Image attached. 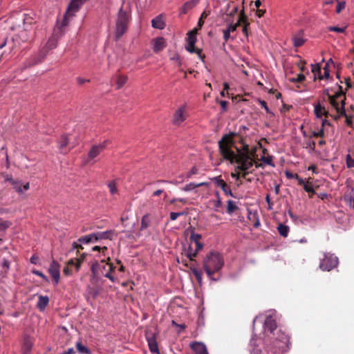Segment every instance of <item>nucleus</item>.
Here are the masks:
<instances>
[{"mask_svg": "<svg viewBox=\"0 0 354 354\" xmlns=\"http://www.w3.org/2000/svg\"><path fill=\"white\" fill-rule=\"evenodd\" d=\"M286 176L288 178H298V174L290 171H286Z\"/></svg>", "mask_w": 354, "mask_h": 354, "instance_id": "nucleus-62", "label": "nucleus"}, {"mask_svg": "<svg viewBox=\"0 0 354 354\" xmlns=\"http://www.w3.org/2000/svg\"><path fill=\"white\" fill-rule=\"evenodd\" d=\"M261 160L264 162L265 163H266L267 165H272V158L271 156H262L261 158Z\"/></svg>", "mask_w": 354, "mask_h": 354, "instance_id": "nucleus-51", "label": "nucleus"}, {"mask_svg": "<svg viewBox=\"0 0 354 354\" xmlns=\"http://www.w3.org/2000/svg\"><path fill=\"white\" fill-rule=\"evenodd\" d=\"M77 241L80 243L88 244L90 243H95V234L94 233L89 234L85 236H83L78 239Z\"/></svg>", "mask_w": 354, "mask_h": 354, "instance_id": "nucleus-24", "label": "nucleus"}, {"mask_svg": "<svg viewBox=\"0 0 354 354\" xmlns=\"http://www.w3.org/2000/svg\"><path fill=\"white\" fill-rule=\"evenodd\" d=\"M328 30L329 31H331V32H339V33H343L346 30V27L339 28V27H337V26H329V27H328Z\"/></svg>", "mask_w": 354, "mask_h": 354, "instance_id": "nucleus-44", "label": "nucleus"}, {"mask_svg": "<svg viewBox=\"0 0 354 354\" xmlns=\"http://www.w3.org/2000/svg\"><path fill=\"white\" fill-rule=\"evenodd\" d=\"M256 151H257V148L256 147H253L252 149H250L249 148V154L250 156H251V160H254V156H255V153H256Z\"/></svg>", "mask_w": 354, "mask_h": 354, "instance_id": "nucleus-63", "label": "nucleus"}, {"mask_svg": "<svg viewBox=\"0 0 354 354\" xmlns=\"http://www.w3.org/2000/svg\"><path fill=\"white\" fill-rule=\"evenodd\" d=\"M87 254L86 253H82L80 254V257L79 258H77V270L80 269V266H81V264L84 261L85 259V257H86Z\"/></svg>", "mask_w": 354, "mask_h": 354, "instance_id": "nucleus-50", "label": "nucleus"}, {"mask_svg": "<svg viewBox=\"0 0 354 354\" xmlns=\"http://www.w3.org/2000/svg\"><path fill=\"white\" fill-rule=\"evenodd\" d=\"M346 163L348 168L354 167V159L350 154H347L346 157Z\"/></svg>", "mask_w": 354, "mask_h": 354, "instance_id": "nucleus-42", "label": "nucleus"}, {"mask_svg": "<svg viewBox=\"0 0 354 354\" xmlns=\"http://www.w3.org/2000/svg\"><path fill=\"white\" fill-rule=\"evenodd\" d=\"M32 272L34 274H35V275H37V276H38V277H40L41 279H44V280H45L46 281H47V282H48V281H48V277H46V275H45L42 272H41V271H39V270H33L32 271Z\"/></svg>", "mask_w": 354, "mask_h": 354, "instance_id": "nucleus-46", "label": "nucleus"}, {"mask_svg": "<svg viewBox=\"0 0 354 354\" xmlns=\"http://www.w3.org/2000/svg\"><path fill=\"white\" fill-rule=\"evenodd\" d=\"M92 250L101 252L102 253L103 256H106L105 252L107 251V247L104 246V247L101 248L98 245H95V246L93 247Z\"/></svg>", "mask_w": 354, "mask_h": 354, "instance_id": "nucleus-47", "label": "nucleus"}, {"mask_svg": "<svg viewBox=\"0 0 354 354\" xmlns=\"http://www.w3.org/2000/svg\"><path fill=\"white\" fill-rule=\"evenodd\" d=\"M82 244V243H78L77 242H73L72 244V250H77V254H79L80 250H83Z\"/></svg>", "mask_w": 354, "mask_h": 354, "instance_id": "nucleus-49", "label": "nucleus"}, {"mask_svg": "<svg viewBox=\"0 0 354 354\" xmlns=\"http://www.w3.org/2000/svg\"><path fill=\"white\" fill-rule=\"evenodd\" d=\"M223 39H224L225 41L227 42L230 37V30L225 29L223 30Z\"/></svg>", "mask_w": 354, "mask_h": 354, "instance_id": "nucleus-56", "label": "nucleus"}, {"mask_svg": "<svg viewBox=\"0 0 354 354\" xmlns=\"http://www.w3.org/2000/svg\"><path fill=\"white\" fill-rule=\"evenodd\" d=\"M277 230L280 235L283 237H287L290 231L288 226L281 223L278 225Z\"/></svg>", "mask_w": 354, "mask_h": 354, "instance_id": "nucleus-31", "label": "nucleus"}, {"mask_svg": "<svg viewBox=\"0 0 354 354\" xmlns=\"http://www.w3.org/2000/svg\"><path fill=\"white\" fill-rule=\"evenodd\" d=\"M238 207L237 205H236V203L231 201V200H229L227 201V213L229 214H232L236 210L238 209Z\"/></svg>", "mask_w": 354, "mask_h": 354, "instance_id": "nucleus-32", "label": "nucleus"}, {"mask_svg": "<svg viewBox=\"0 0 354 354\" xmlns=\"http://www.w3.org/2000/svg\"><path fill=\"white\" fill-rule=\"evenodd\" d=\"M109 144L108 140H104L102 143L93 145L88 153L87 162H89L96 158L102 151H103Z\"/></svg>", "mask_w": 354, "mask_h": 354, "instance_id": "nucleus-8", "label": "nucleus"}, {"mask_svg": "<svg viewBox=\"0 0 354 354\" xmlns=\"http://www.w3.org/2000/svg\"><path fill=\"white\" fill-rule=\"evenodd\" d=\"M203 266L207 277L216 281L214 274L219 272L224 266V259L220 253L211 252L204 258Z\"/></svg>", "mask_w": 354, "mask_h": 354, "instance_id": "nucleus-3", "label": "nucleus"}, {"mask_svg": "<svg viewBox=\"0 0 354 354\" xmlns=\"http://www.w3.org/2000/svg\"><path fill=\"white\" fill-rule=\"evenodd\" d=\"M194 243L196 244L195 250L193 251L191 246H189L187 252V257L192 261H194V258L196 257L198 252L203 248V244L201 241Z\"/></svg>", "mask_w": 354, "mask_h": 354, "instance_id": "nucleus-15", "label": "nucleus"}, {"mask_svg": "<svg viewBox=\"0 0 354 354\" xmlns=\"http://www.w3.org/2000/svg\"><path fill=\"white\" fill-rule=\"evenodd\" d=\"M338 113H340V115L344 116L346 118L345 122L347 126L351 127L353 124L352 117L349 116L346 114L345 108H344V105L341 107V111Z\"/></svg>", "mask_w": 354, "mask_h": 354, "instance_id": "nucleus-33", "label": "nucleus"}, {"mask_svg": "<svg viewBox=\"0 0 354 354\" xmlns=\"http://www.w3.org/2000/svg\"><path fill=\"white\" fill-rule=\"evenodd\" d=\"M68 144V138L66 135H62L59 140V148L62 153H67L66 147Z\"/></svg>", "mask_w": 354, "mask_h": 354, "instance_id": "nucleus-23", "label": "nucleus"}, {"mask_svg": "<svg viewBox=\"0 0 354 354\" xmlns=\"http://www.w3.org/2000/svg\"><path fill=\"white\" fill-rule=\"evenodd\" d=\"M1 266L4 269L5 272H6L10 268V261L6 259H3L2 260Z\"/></svg>", "mask_w": 354, "mask_h": 354, "instance_id": "nucleus-52", "label": "nucleus"}, {"mask_svg": "<svg viewBox=\"0 0 354 354\" xmlns=\"http://www.w3.org/2000/svg\"><path fill=\"white\" fill-rule=\"evenodd\" d=\"M325 136V133H324V130L323 129V128H320L319 130H318L317 131H313L310 133V135H309V138H312L313 137H315V138H324Z\"/></svg>", "mask_w": 354, "mask_h": 354, "instance_id": "nucleus-37", "label": "nucleus"}, {"mask_svg": "<svg viewBox=\"0 0 354 354\" xmlns=\"http://www.w3.org/2000/svg\"><path fill=\"white\" fill-rule=\"evenodd\" d=\"M324 75L323 76H322L321 75H319V79H320V80L329 77V75H330L329 70L327 68L326 66L324 67Z\"/></svg>", "mask_w": 354, "mask_h": 354, "instance_id": "nucleus-59", "label": "nucleus"}, {"mask_svg": "<svg viewBox=\"0 0 354 354\" xmlns=\"http://www.w3.org/2000/svg\"><path fill=\"white\" fill-rule=\"evenodd\" d=\"M151 223L150 220V214H145L141 219V225H140V230H144L147 229Z\"/></svg>", "mask_w": 354, "mask_h": 354, "instance_id": "nucleus-28", "label": "nucleus"}, {"mask_svg": "<svg viewBox=\"0 0 354 354\" xmlns=\"http://www.w3.org/2000/svg\"><path fill=\"white\" fill-rule=\"evenodd\" d=\"M311 71L312 73L315 75V79L317 75H319L321 74V67L319 64H311Z\"/></svg>", "mask_w": 354, "mask_h": 354, "instance_id": "nucleus-38", "label": "nucleus"}, {"mask_svg": "<svg viewBox=\"0 0 354 354\" xmlns=\"http://www.w3.org/2000/svg\"><path fill=\"white\" fill-rule=\"evenodd\" d=\"M266 201L267 202L268 205V209H271L272 208L273 203L271 202L270 197L269 194H267L266 196Z\"/></svg>", "mask_w": 354, "mask_h": 354, "instance_id": "nucleus-64", "label": "nucleus"}, {"mask_svg": "<svg viewBox=\"0 0 354 354\" xmlns=\"http://www.w3.org/2000/svg\"><path fill=\"white\" fill-rule=\"evenodd\" d=\"M153 50L155 53L162 50L166 47V42L163 37H157L152 41Z\"/></svg>", "mask_w": 354, "mask_h": 354, "instance_id": "nucleus-14", "label": "nucleus"}, {"mask_svg": "<svg viewBox=\"0 0 354 354\" xmlns=\"http://www.w3.org/2000/svg\"><path fill=\"white\" fill-rule=\"evenodd\" d=\"M198 169L196 167H193L192 169L187 173V177L191 178L192 175L197 174Z\"/></svg>", "mask_w": 354, "mask_h": 354, "instance_id": "nucleus-60", "label": "nucleus"}, {"mask_svg": "<svg viewBox=\"0 0 354 354\" xmlns=\"http://www.w3.org/2000/svg\"><path fill=\"white\" fill-rule=\"evenodd\" d=\"M151 25L154 28L162 30L165 27V23L162 20V15L156 17L151 21Z\"/></svg>", "mask_w": 354, "mask_h": 354, "instance_id": "nucleus-19", "label": "nucleus"}, {"mask_svg": "<svg viewBox=\"0 0 354 354\" xmlns=\"http://www.w3.org/2000/svg\"><path fill=\"white\" fill-rule=\"evenodd\" d=\"M183 214H184L183 212H171L170 213V219L171 221H175L176 219H177V218L178 216H182Z\"/></svg>", "mask_w": 354, "mask_h": 354, "instance_id": "nucleus-54", "label": "nucleus"}, {"mask_svg": "<svg viewBox=\"0 0 354 354\" xmlns=\"http://www.w3.org/2000/svg\"><path fill=\"white\" fill-rule=\"evenodd\" d=\"M265 326L272 333L277 328V323L271 317L267 318L265 321Z\"/></svg>", "mask_w": 354, "mask_h": 354, "instance_id": "nucleus-27", "label": "nucleus"}, {"mask_svg": "<svg viewBox=\"0 0 354 354\" xmlns=\"http://www.w3.org/2000/svg\"><path fill=\"white\" fill-rule=\"evenodd\" d=\"M246 21V17L244 15H241L239 18V20L234 24H230L227 30H230V32H233L236 30L237 27L240 26L241 22H245Z\"/></svg>", "mask_w": 354, "mask_h": 354, "instance_id": "nucleus-29", "label": "nucleus"}, {"mask_svg": "<svg viewBox=\"0 0 354 354\" xmlns=\"http://www.w3.org/2000/svg\"><path fill=\"white\" fill-rule=\"evenodd\" d=\"M241 129L248 130L245 126H241L238 133L230 132L222 136L218 141V149L222 157L231 163H236V171H241V176L245 178L252 173L249 169L254 165L249 152V145L241 135Z\"/></svg>", "mask_w": 354, "mask_h": 354, "instance_id": "nucleus-1", "label": "nucleus"}, {"mask_svg": "<svg viewBox=\"0 0 354 354\" xmlns=\"http://www.w3.org/2000/svg\"><path fill=\"white\" fill-rule=\"evenodd\" d=\"M208 185L207 183L203 182L198 184H196L194 183H191L189 184L186 185L184 187L182 188V190L184 192H189L195 188L200 187L202 186H207Z\"/></svg>", "mask_w": 354, "mask_h": 354, "instance_id": "nucleus-25", "label": "nucleus"}, {"mask_svg": "<svg viewBox=\"0 0 354 354\" xmlns=\"http://www.w3.org/2000/svg\"><path fill=\"white\" fill-rule=\"evenodd\" d=\"M187 118V115L185 112V109L184 106H181L178 110L176 111L174 115V124L176 125H179L183 121H185Z\"/></svg>", "mask_w": 354, "mask_h": 354, "instance_id": "nucleus-12", "label": "nucleus"}, {"mask_svg": "<svg viewBox=\"0 0 354 354\" xmlns=\"http://www.w3.org/2000/svg\"><path fill=\"white\" fill-rule=\"evenodd\" d=\"M49 298L48 296L40 295L38 299L37 307L40 310H44L46 307L48 305Z\"/></svg>", "mask_w": 354, "mask_h": 354, "instance_id": "nucleus-20", "label": "nucleus"}, {"mask_svg": "<svg viewBox=\"0 0 354 354\" xmlns=\"http://www.w3.org/2000/svg\"><path fill=\"white\" fill-rule=\"evenodd\" d=\"M129 21V15L121 8L116 21L115 38L119 39L126 32Z\"/></svg>", "mask_w": 354, "mask_h": 354, "instance_id": "nucleus-5", "label": "nucleus"}, {"mask_svg": "<svg viewBox=\"0 0 354 354\" xmlns=\"http://www.w3.org/2000/svg\"><path fill=\"white\" fill-rule=\"evenodd\" d=\"M338 265V259L330 253H324V257L320 259L319 268L323 271H330Z\"/></svg>", "mask_w": 354, "mask_h": 354, "instance_id": "nucleus-7", "label": "nucleus"}, {"mask_svg": "<svg viewBox=\"0 0 354 354\" xmlns=\"http://www.w3.org/2000/svg\"><path fill=\"white\" fill-rule=\"evenodd\" d=\"M13 185V188L18 192V193H22V187H21V183L18 180H15V183L12 184Z\"/></svg>", "mask_w": 354, "mask_h": 354, "instance_id": "nucleus-45", "label": "nucleus"}, {"mask_svg": "<svg viewBox=\"0 0 354 354\" xmlns=\"http://www.w3.org/2000/svg\"><path fill=\"white\" fill-rule=\"evenodd\" d=\"M182 263L185 267L189 268L191 270L192 274L194 275V277H196L198 282L201 283L202 281V273L196 268V265H197L196 261L194 259V261H191L189 259V261H187V260L183 259Z\"/></svg>", "mask_w": 354, "mask_h": 354, "instance_id": "nucleus-9", "label": "nucleus"}, {"mask_svg": "<svg viewBox=\"0 0 354 354\" xmlns=\"http://www.w3.org/2000/svg\"><path fill=\"white\" fill-rule=\"evenodd\" d=\"M33 345V341L29 335H25L22 344L23 354H30Z\"/></svg>", "mask_w": 354, "mask_h": 354, "instance_id": "nucleus-13", "label": "nucleus"}, {"mask_svg": "<svg viewBox=\"0 0 354 354\" xmlns=\"http://www.w3.org/2000/svg\"><path fill=\"white\" fill-rule=\"evenodd\" d=\"M306 144V149H309L313 152L315 151V142L314 140H311V138H309Z\"/></svg>", "mask_w": 354, "mask_h": 354, "instance_id": "nucleus-41", "label": "nucleus"}, {"mask_svg": "<svg viewBox=\"0 0 354 354\" xmlns=\"http://www.w3.org/2000/svg\"><path fill=\"white\" fill-rule=\"evenodd\" d=\"M77 11V10H74L73 9L69 10V8H68L61 26L55 29L53 36L48 39L45 46L41 48L37 54L32 55L26 61L25 67H30L42 62L46 58L48 52L57 47L58 38L63 32L62 28L67 25L68 16L72 15L71 12Z\"/></svg>", "mask_w": 354, "mask_h": 354, "instance_id": "nucleus-2", "label": "nucleus"}, {"mask_svg": "<svg viewBox=\"0 0 354 354\" xmlns=\"http://www.w3.org/2000/svg\"><path fill=\"white\" fill-rule=\"evenodd\" d=\"M77 351L81 354H91L89 348L84 346L81 342H77L75 344Z\"/></svg>", "mask_w": 354, "mask_h": 354, "instance_id": "nucleus-30", "label": "nucleus"}, {"mask_svg": "<svg viewBox=\"0 0 354 354\" xmlns=\"http://www.w3.org/2000/svg\"><path fill=\"white\" fill-rule=\"evenodd\" d=\"M209 203L213 205L214 209L216 212L218 211V209L222 206L223 203L221 199L218 200H211Z\"/></svg>", "mask_w": 354, "mask_h": 354, "instance_id": "nucleus-40", "label": "nucleus"}, {"mask_svg": "<svg viewBox=\"0 0 354 354\" xmlns=\"http://www.w3.org/2000/svg\"><path fill=\"white\" fill-rule=\"evenodd\" d=\"M95 241L98 242L102 239H111L112 231L97 232L94 233Z\"/></svg>", "mask_w": 354, "mask_h": 354, "instance_id": "nucleus-18", "label": "nucleus"}, {"mask_svg": "<svg viewBox=\"0 0 354 354\" xmlns=\"http://www.w3.org/2000/svg\"><path fill=\"white\" fill-rule=\"evenodd\" d=\"M147 342L150 351L152 353L159 354L158 347L155 337L147 338Z\"/></svg>", "mask_w": 354, "mask_h": 354, "instance_id": "nucleus-22", "label": "nucleus"}, {"mask_svg": "<svg viewBox=\"0 0 354 354\" xmlns=\"http://www.w3.org/2000/svg\"><path fill=\"white\" fill-rule=\"evenodd\" d=\"M110 257H108L107 258V261H110ZM107 264L109 265V270L108 272H106L105 274H104V277L109 279L111 281H115V278L113 277V276L111 274V272L112 271H113L115 268V267L113 266V263H109L108 262Z\"/></svg>", "mask_w": 354, "mask_h": 354, "instance_id": "nucleus-34", "label": "nucleus"}, {"mask_svg": "<svg viewBox=\"0 0 354 354\" xmlns=\"http://www.w3.org/2000/svg\"><path fill=\"white\" fill-rule=\"evenodd\" d=\"M84 0H72L69 5V10H78Z\"/></svg>", "mask_w": 354, "mask_h": 354, "instance_id": "nucleus-35", "label": "nucleus"}, {"mask_svg": "<svg viewBox=\"0 0 354 354\" xmlns=\"http://www.w3.org/2000/svg\"><path fill=\"white\" fill-rule=\"evenodd\" d=\"M338 91L335 92V95H330L328 89L324 91V93L328 97L330 104L335 109L337 113L340 112L341 107L345 106L346 96L344 92L342 91L341 86H337Z\"/></svg>", "mask_w": 354, "mask_h": 354, "instance_id": "nucleus-4", "label": "nucleus"}, {"mask_svg": "<svg viewBox=\"0 0 354 354\" xmlns=\"http://www.w3.org/2000/svg\"><path fill=\"white\" fill-rule=\"evenodd\" d=\"M315 114L317 118H321L323 115L327 118L329 115V113L325 110V108L322 106L320 104H317L315 106Z\"/></svg>", "mask_w": 354, "mask_h": 354, "instance_id": "nucleus-21", "label": "nucleus"}, {"mask_svg": "<svg viewBox=\"0 0 354 354\" xmlns=\"http://www.w3.org/2000/svg\"><path fill=\"white\" fill-rule=\"evenodd\" d=\"M259 102L261 107L263 108L267 113H271L266 101L259 100Z\"/></svg>", "mask_w": 354, "mask_h": 354, "instance_id": "nucleus-58", "label": "nucleus"}, {"mask_svg": "<svg viewBox=\"0 0 354 354\" xmlns=\"http://www.w3.org/2000/svg\"><path fill=\"white\" fill-rule=\"evenodd\" d=\"M345 2H338L337 6H336V12L339 13L343 9L345 8Z\"/></svg>", "mask_w": 354, "mask_h": 354, "instance_id": "nucleus-53", "label": "nucleus"}, {"mask_svg": "<svg viewBox=\"0 0 354 354\" xmlns=\"http://www.w3.org/2000/svg\"><path fill=\"white\" fill-rule=\"evenodd\" d=\"M304 189L309 194H314L315 193L314 188L311 185H309V183L304 185Z\"/></svg>", "mask_w": 354, "mask_h": 354, "instance_id": "nucleus-48", "label": "nucleus"}, {"mask_svg": "<svg viewBox=\"0 0 354 354\" xmlns=\"http://www.w3.org/2000/svg\"><path fill=\"white\" fill-rule=\"evenodd\" d=\"M196 35H197V29L194 28V30L188 32L187 33V46H186V50L191 53H196L198 55V57L204 62L205 55L202 53V50L200 48H195V44L196 42Z\"/></svg>", "mask_w": 354, "mask_h": 354, "instance_id": "nucleus-6", "label": "nucleus"}, {"mask_svg": "<svg viewBox=\"0 0 354 354\" xmlns=\"http://www.w3.org/2000/svg\"><path fill=\"white\" fill-rule=\"evenodd\" d=\"M108 187L109 188V192L111 194H115L118 192L115 181L109 182L108 184Z\"/></svg>", "mask_w": 354, "mask_h": 354, "instance_id": "nucleus-43", "label": "nucleus"}, {"mask_svg": "<svg viewBox=\"0 0 354 354\" xmlns=\"http://www.w3.org/2000/svg\"><path fill=\"white\" fill-rule=\"evenodd\" d=\"M192 350H194L196 354H208L207 348L203 343L201 342H194L190 344Z\"/></svg>", "mask_w": 354, "mask_h": 354, "instance_id": "nucleus-16", "label": "nucleus"}, {"mask_svg": "<svg viewBox=\"0 0 354 354\" xmlns=\"http://www.w3.org/2000/svg\"><path fill=\"white\" fill-rule=\"evenodd\" d=\"M60 266L56 261L53 260L48 268V272L52 277L55 284H57L59 280L60 272H59Z\"/></svg>", "mask_w": 354, "mask_h": 354, "instance_id": "nucleus-10", "label": "nucleus"}, {"mask_svg": "<svg viewBox=\"0 0 354 354\" xmlns=\"http://www.w3.org/2000/svg\"><path fill=\"white\" fill-rule=\"evenodd\" d=\"M127 77L125 75H118L117 77V89L121 88L127 82Z\"/></svg>", "mask_w": 354, "mask_h": 354, "instance_id": "nucleus-36", "label": "nucleus"}, {"mask_svg": "<svg viewBox=\"0 0 354 354\" xmlns=\"http://www.w3.org/2000/svg\"><path fill=\"white\" fill-rule=\"evenodd\" d=\"M198 3V0H191L185 2L181 8L180 13L186 14Z\"/></svg>", "mask_w": 354, "mask_h": 354, "instance_id": "nucleus-17", "label": "nucleus"}, {"mask_svg": "<svg viewBox=\"0 0 354 354\" xmlns=\"http://www.w3.org/2000/svg\"><path fill=\"white\" fill-rule=\"evenodd\" d=\"M305 78H306L305 75L304 74L300 73L297 75L296 79L292 80V82H301L305 80Z\"/></svg>", "mask_w": 354, "mask_h": 354, "instance_id": "nucleus-57", "label": "nucleus"}, {"mask_svg": "<svg viewBox=\"0 0 354 354\" xmlns=\"http://www.w3.org/2000/svg\"><path fill=\"white\" fill-rule=\"evenodd\" d=\"M292 41L294 46L300 47L304 44L305 40L303 38L302 34L299 32L292 37Z\"/></svg>", "mask_w": 354, "mask_h": 354, "instance_id": "nucleus-26", "label": "nucleus"}, {"mask_svg": "<svg viewBox=\"0 0 354 354\" xmlns=\"http://www.w3.org/2000/svg\"><path fill=\"white\" fill-rule=\"evenodd\" d=\"M212 180L215 183L217 187L221 188L225 195L234 197V194L230 189V187L221 178V176L214 177Z\"/></svg>", "mask_w": 354, "mask_h": 354, "instance_id": "nucleus-11", "label": "nucleus"}, {"mask_svg": "<svg viewBox=\"0 0 354 354\" xmlns=\"http://www.w3.org/2000/svg\"><path fill=\"white\" fill-rule=\"evenodd\" d=\"M202 236L200 234H196L194 232L191 233L189 240L192 243H196L201 241Z\"/></svg>", "mask_w": 354, "mask_h": 354, "instance_id": "nucleus-39", "label": "nucleus"}, {"mask_svg": "<svg viewBox=\"0 0 354 354\" xmlns=\"http://www.w3.org/2000/svg\"><path fill=\"white\" fill-rule=\"evenodd\" d=\"M67 266H75L76 268V270H77V261L76 259H71L68 261V263H67Z\"/></svg>", "mask_w": 354, "mask_h": 354, "instance_id": "nucleus-55", "label": "nucleus"}, {"mask_svg": "<svg viewBox=\"0 0 354 354\" xmlns=\"http://www.w3.org/2000/svg\"><path fill=\"white\" fill-rule=\"evenodd\" d=\"M227 104H228V102L227 101H225V100H221L220 102V105L221 106V109H222V111L223 112L226 111H227Z\"/></svg>", "mask_w": 354, "mask_h": 354, "instance_id": "nucleus-61", "label": "nucleus"}]
</instances>
